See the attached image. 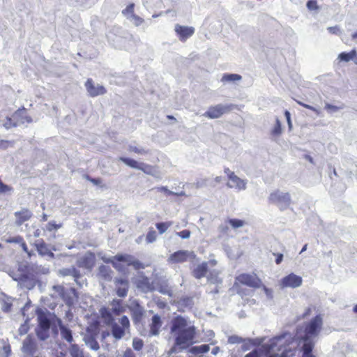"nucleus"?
Here are the masks:
<instances>
[{"label": "nucleus", "mask_w": 357, "mask_h": 357, "mask_svg": "<svg viewBox=\"0 0 357 357\" xmlns=\"http://www.w3.org/2000/svg\"><path fill=\"white\" fill-rule=\"evenodd\" d=\"M20 245L22 249L23 250V251L24 252H26L28 255L29 257H31V253L29 250L27 245H26V242L24 241V239L22 240V242L20 243Z\"/></svg>", "instance_id": "obj_51"}, {"label": "nucleus", "mask_w": 357, "mask_h": 357, "mask_svg": "<svg viewBox=\"0 0 357 357\" xmlns=\"http://www.w3.org/2000/svg\"><path fill=\"white\" fill-rule=\"evenodd\" d=\"M130 310L133 321L135 324L139 322L144 315L143 307L138 303H136L135 306L130 307Z\"/></svg>", "instance_id": "obj_23"}, {"label": "nucleus", "mask_w": 357, "mask_h": 357, "mask_svg": "<svg viewBox=\"0 0 357 357\" xmlns=\"http://www.w3.org/2000/svg\"><path fill=\"white\" fill-rule=\"evenodd\" d=\"M29 329V326L26 322L22 324L19 328V333L20 335H24L26 334Z\"/></svg>", "instance_id": "obj_46"}, {"label": "nucleus", "mask_w": 357, "mask_h": 357, "mask_svg": "<svg viewBox=\"0 0 357 357\" xmlns=\"http://www.w3.org/2000/svg\"><path fill=\"white\" fill-rule=\"evenodd\" d=\"M192 349L197 354H204L209 351V346L208 344H202L198 347H195Z\"/></svg>", "instance_id": "obj_38"}, {"label": "nucleus", "mask_w": 357, "mask_h": 357, "mask_svg": "<svg viewBox=\"0 0 357 357\" xmlns=\"http://www.w3.org/2000/svg\"><path fill=\"white\" fill-rule=\"evenodd\" d=\"M11 353L10 344L8 342L3 341V345L0 347V357H10Z\"/></svg>", "instance_id": "obj_31"}, {"label": "nucleus", "mask_w": 357, "mask_h": 357, "mask_svg": "<svg viewBox=\"0 0 357 357\" xmlns=\"http://www.w3.org/2000/svg\"><path fill=\"white\" fill-rule=\"evenodd\" d=\"M354 312L357 313V304L354 307Z\"/></svg>", "instance_id": "obj_64"}, {"label": "nucleus", "mask_w": 357, "mask_h": 357, "mask_svg": "<svg viewBox=\"0 0 357 357\" xmlns=\"http://www.w3.org/2000/svg\"><path fill=\"white\" fill-rule=\"evenodd\" d=\"M96 261V255L93 252L89 251L77 259V265L79 268L91 271L95 266Z\"/></svg>", "instance_id": "obj_13"}, {"label": "nucleus", "mask_w": 357, "mask_h": 357, "mask_svg": "<svg viewBox=\"0 0 357 357\" xmlns=\"http://www.w3.org/2000/svg\"><path fill=\"white\" fill-rule=\"evenodd\" d=\"M268 199L270 202L278 204L282 211L289 207L291 204L289 194L288 192H282L278 190L271 193Z\"/></svg>", "instance_id": "obj_7"}, {"label": "nucleus", "mask_w": 357, "mask_h": 357, "mask_svg": "<svg viewBox=\"0 0 357 357\" xmlns=\"http://www.w3.org/2000/svg\"><path fill=\"white\" fill-rule=\"evenodd\" d=\"M135 10V4L133 3H129L125 9L122 10V14L124 16H128L129 14L131 15V17L133 16V15H135L134 13Z\"/></svg>", "instance_id": "obj_36"}, {"label": "nucleus", "mask_w": 357, "mask_h": 357, "mask_svg": "<svg viewBox=\"0 0 357 357\" xmlns=\"http://www.w3.org/2000/svg\"><path fill=\"white\" fill-rule=\"evenodd\" d=\"M14 123V119L12 117H7V121L4 123V126L6 128V126H9L10 124Z\"/></svg>", "instance_id": "obj_56"}, {"label": "nucleus", "mask_w": 357, "mask_h": 357, "mask_svg": "<svg viewBox=\"0 0 357 357\" xmlns=\"http://www.w3.org/2000/svg\"><path fill=\"white\" fill-rule=\"evenodd\" d=\"M208 271V264L206 262H203L199 264L192 271L194 277L197 279H200L204 277Z\"/></svg>", "instance_id": "obj_25"}, {"label": "nucleus", "mask_w": 357, "mask_h": 357, "mask_svg": "<svg viewBox=\"0 0 357 357\" xmlns=\"http://www.w3.org/2000/svg\"><path fill=\"white\" fill-rule=\"evenodd\" d=\"M296 102L301 106H302V107H305L306 109H310L311 111H313V112H314L316 113H318V111L314 107H312L311 105H309L307 104H305V103H304L303 102H301V101H296Z\"/></svg>", "instance_id": "obj_50"}, {"label": "nucleus", "mask_w": 357, "mask_h": 357, "mask_svg": "<svg viewBox=\"0 0 357 357\" xmlns=\"http://www.w3.org/2000/svg\"><path fill=\"white\" fill-rule=\"evenodd\" d=\"M121 327L116 323L113 322L112 324V335L117 340L123 337L125 334V331L130 328V321L127 316H123L120 319Z\"/></svg>", "instance_id": "obj_12"}, {"label": "nucleus", "mask_w": 357, "mask_h": 357, "mask_svg": "<svg viewBox=\"0 0 357 357\" xmlns=\"http://www.w3.org/2000/svg\"><path fill=\"white\" fill-rule=\"evenodd\" d=\"M59 225H56L54 222H50L47 225V229L50 231H51L52 230H56V229H59Z\"/></svg>", "instance_id": "obj_49"}, {"label": "nucleus", "mask_w": 357, "mask_h": 357, "mask_svg": "<svg viewBox=\"0 0 357 357\" xmlns=\"http://www.w3.org/2000/svg\"><path fill=\"white\" fill-rule=\"evenodd\" d=\"M133 21H134V24L136 26H140L141 24H142L144 22V19L142 18L141 17L137 15H133V16L132 17Z\"/></svg>", "instance_id": "obj_45"}, {"label": "nucleus", "mask_w": 357, "mask_h": 357, "mask_svg": "<svg viewBox=\"0 0 357 357\" xmlns=\"http://www.w3.org/2000/svg\"><path fill=\"white\" fill-rule=\"evenodd\" d=\"M157 238V233L153 227L149 228L146 236V241L147 243H151L154 242Z\"/></svg>", "instance_id": "obj_33"}, {"label": "nucleus", "mask_w": 357, "mask_h": 357, "mask_svg": "<svg viewBox=\"0 0 357 357\" xmlns=\"http://www.w3.org/2000/svg\"><path fill=\"white\" fill-rule=\"evenodd\" d=\"M170 330L174 334L175 340L169 354L185 349L195 343L196 328L194 326H188L185 317L181 315L174 317L171 321Z\"/></svg>", "instance_id": "obj_1"}, {"label": "nucleus", "mask_w": 357, "mask_h": 357, "mask_svg": "<svg viewBox=\"0 0 357 357\" xmlns=\"http://www.w3.org/2000/svg\"><path fill=\"white\" fill-rule=\"evenodd\" d=\"M37 349L38 346L35 338L29 335L23 341L22 351L24 354L33 355Z\"/></svg>", "instance_id": "obj_17"}, {"label": "nucleus", "mask_w": 357, "mask_h": 357, "mask_svg": "<svg viewBox=\"0 0 357 357\" xmlns=\"http://www.w3.org/2000/svg\"><path fill=\"white\" fill-rule=\"evenodd\" d=\"M228 222L234 229L241 227L245 225V222L244 220L235 218L229 219Z\"/></svg>", "instance_id": "obj_34"}, {"label": "nucleus", "mask_w": 357, "mask_h": 357, "mask_svg": "<svg viewBox=\"0 0 357 357\" xmlns=\"http://www.w3.org/2000/svg\"><path fill=\"white\" fill-rule=\"evenodd\" d=\"M23 237L21 236H16L13 237H10L6 240V242L8 243H18L20 244V243L22 242Z\"/></svg>", "instance_id": "obj_40"}, {"label": "nucleus", "mask_w": 357, "mask_h": 357, "mask_svg": "<svg viewBox=\"0 0 357 357\" xmlns=\"http://www.w3.org/2000/svg\"><path fill=\"white\" fill-rule=\"evenodd\" d=\"M85 87L91 97H96L106 93V89L102 85L95 86L92 79L89 78L85 82Z\"/></svg>", "instance_id": "obj_16"}, {"label": "nucleus", "mask_w": 357, "mask_h": 357, "mask_svg": "<svg viewBox=\"0 0 357 357\" xmlns=\"http://www.w3.org/2000/svg\"><path fill=\"white\" fill-rule=\"evenodd\" d=\"M172 225V222L171 221L158 222L155 224V227L160 234L165 233Z\"/></svg>", "instance_id": "obj_32"}, {"label": "nucleus", "mask_w": 357, "mask_h": 357, "mask_svg": "<svg viewBox=\"0 0 357 357\" xmlns=\"http://www.w3.org/2000/svg\"><path fill=\"white\" fill-rule=\"evenodd\" d=\"M135 284L138 289L144 291H151L153 289L149 278L144 275L139 277L136 280Z\"/></svg>", "instance_id": "obj_22"}, {"label": "nucleus", "mask_w": 357, "mask_h": 357, "mask_svg": "<svg viewBox=\"0 0 357 357\" xmlns=\"http://www.w3.org/2000/svg\"><path fill=\"white\" fill-rule=\"evenodd\" d=\"M224 172L227 176L229 182L227 186L230 188H235L238 190H244L246 188V182L237 176L229 168L225 167Z\"/></svg>", "instance_id": "obj_11"}, {"label": "nucleus", "mask_w": 357, "mask_h": 357, "mask_svg": "<svg viewBox=\"0 0 357 357\" xmlns=\"http://www.w3.org/2000/svg\"><path fill=\"white\" fill-rule=\"evenodd\" d=\"M14 123L6 126V128L9 129L12 127H16L21 124L30 123L32 122L31 117L29 115L27 110L24 107L19 108L13 114Z\"/></svg>", "instance_id": "obj_10"}, {"label": "nucleus", "mask_w": 357, "mask_h": 357, "mask_svg": "<svg viewBox=\"0 0 357 357\" xmlns=\"http://www.w3.org/2000/svg\"><path fill=\"white\" fill-rule=\"evenodd\" d=\"M34 245L40 255L53 257V252L50 250L48 245L44 241L43 239L37 240L34 243Z\"/></svg>", "instance_id": "obj_21"}, {"label": "nucleus", "mask_w": 357, "mask_h": 357, "mask_svg": "<svg viewBox=\"0 0 357 357\" xmlns=\"http://www.w3.org/2000/svg\"><path fill=\"white\" fill-rule=\"evenodd\" d=\"M58 323L62 337L69 343H71L73 340L71 331L63 326L60 319H59Z\"/></svg>", "instance_id": "obj_27"}, {"label": "nucleus", "mask_w": 357, "mask_h": 357, "mask_svg": "<svg viewBox=\"0 0 357 357\" xmlns=\"http://www.w3.org/2000/svg\"><path fill=\"white\" fill-rule=\"evenodd\" d=\"M119 160L128 167L139 169L146 174L154 175L158 172L157 166H153L142 162L139 163L134 159L126 157H121Z\"/></svg>", "instance_id": "obj_6"}, {"label": "nucleus", "mask_w": 357, "mask_h": 357, "mask_svg": "<svg viewBox=\"0 0 357 357\" xmlns=\"http://www.w3.org/2000/svg\"><path fill=\"white\" fill-rule=\"evenodd\" d=\"M261 351L259 349H255L247 354L244 357H261Z\"/></svg>", "instance_id": "obj_42"}, {"label": "nucleus", "mask_w": 357, "mask_h": 357, "mask_svg": "<svg viewBox=\"0 0 357 357\" xmlns=\"http://www.w3.org/2000/svg\"><path fill=\"white\" fill-rule=\"evenodd\" d=\"M195 258L196 255L193 251L178 250L169 255L168 262L169 264H181L188 260H194Z\"/></svg>", "instance_id": "obj_8"}, {"label": "nucleus", "mask_w": 357, "mask_h": 357, "mask_svg": "<svg viewBox=\"0 0 357 357\" xmlns=\"http://www.w3.org/2000/svg\"><path fill=\"white\" fill-rule=\"evenodd\" d=\"M176 234L180 236L181 238H188L190 236L191 232L188 229H184L179 232H177Z\"/></svg>", "instance_id": "obj_43"}, {"label": "nucleus", "mask_w": 357, "mask_h": 357, "mask_svg": "<svg viewBox=\"0 0 357 357\" xmlns=\"http://www.w3.org/2000/svg\"><path fill=\"white\" fill-rule=\"evenodd\" d=\"M162 321L158 314L152 317L151 322L149 324V335H158L160 333Z\"/></svg>", "instance_id": "obj_20"}, {"label": "nucleus", "mask_w": 357, "mask_h": 357, "mask_svg": "<svg viewBox=\"0 0 357 357\" xmlns=\"http://www.w3.org/2000/svg\"><path fill=\"white\" fill-rule=\"evenodd\" d=\"M282 132L281 123L279 119L276 120L275 124L273 129L271 131V134L273 136H279Z\"/></svg>", "instance_id": "obj_37"}, {"label": "nucleus", "mask_w": 357, "mask_h": 357, "mask_svg": "<svg viewBox=\"0 0 357 357\" xmlns=\"http://www.w3.org/2000/svg\"><path fill=\"white\" fill-rule=\"evenodd\" d=\"M86 179L93 183L94 185H98L102 183V180L100 178H92L89 175L85 176Z\"/></svg>", "instance_id": "obj_47"}, {"label": "nucleus", "mask_w": 357, "mask_h": 357, "mask_svg": "<svg viewBox=\"0 0 357 357\" xmlns=\"http://www.w3.org/2000/svg\"><path fill=\"white\" fill-rule=\"evenodd\" d=\"M130 151L137 154H146L148 153V151H146L143 149H139L136 146H131L130 148Z\"/></svg>", "instance_id": "obj_48"}, {"label": "nucleus", "mask_w": 357, "mask_h": 357, "mask_svg": "<svg viewBox=\"0 0 357 357\" xmlns=\"http://www.w3.org/2000/svg\"><path fill=\"white\" fill-rule=\"evenodd\" d=\"M314 348V342H305L302 347L303 355L302 357H315L312 354V349Z\"/></svg>", "instance_id": "obj_29"}, {"label": "nucleus", "mask_w": 357, "mask_h": 357, "mask_svg": "<svg viewBox=\"0 0 357 357\" xmlns=\"http://www.w3.org/2000/svg\"><path fill=\"white\" fill-rule=\"evenodd\" d=\"M174 31L181 42H185L195 33V29L192 26H183L177 24L174 26Z\"/></svg>", "instance_id": "obj_14"}, {"label": "nucleus", "mask_w": 357, "mask_h": 357, "mask_svg": "<svg viewBox=\"0 0 357 357\" xmlns=\"http://www.w3.org/2000/svg\"><path fill=\"white\" fill-rule=\"evenodd\" d=\"M116 292L118 296L124 298L129 289V282L127 279L116 278L114 280Z\"/></svg>", "instance_id": "obj_18"}, {"label": "nucleus", "mask_w": 357, "mask_h": 357, "mask_svg": "<svg viewBox=\"0 0 357 357\" xmlns=\"http://www.w3.org/2000/svg\"><path fill=\"white\" fill-rule=\"evenodd\" d=\"M112 273L113 271L109 266L101 265L98 268V275L105 281H111Z\"/></svg>", "instance_id": "obj_24"}, {"label": "nucleus", "mask_w": 357, "mask_h": 357, "mask_svg": "<svg viewBox=\"0 0 357 357\" xmlns=\"http://www.w3.org/2000/svg\"><path fill=\"white\" fill-rule=\"evenodd\" d=\"M101 317L105 320L107 324H111L114 322V317L112 312L106 307H103L100 310Z\"/></svg>", "instance_id": "obj_30"}, {"label": "nucleus", "mask_w": 357, "mask_h": 357, "mask_svg": "<svg viewBox=\"0 0 357 357\" xmlns=\"http://www.w3.org/2000/svg\"><path fill=\"white\" fill-rule=\"evenodd\" d=\"M123 357H135V356L131 349H127L124 352Z\"/></svg>", "instance_id": "obj_54"}, {"label": "nucleus", "mask_w": 357, "mask_h": 357, "mask_svg": "<svg viewBox=\"0 0 357 357\" xmlns=\"http://www.w3.org/2000/svg\"><path fill=\"white\" fill-rule=\"evenodd\" d=\"M284 115L286 116V119L287 120V122L289 125V126H291V117H290V113L289 112H288L287 110L285 111L284 112Z\"/></svg>", "instance_id": "obj_57"}, {"label": "nucleus", "mask_w": 357, "mask_h": 357, "mask_svg": "<svg viewBox=\"0 0 357 357\" xmlns=\"http://www.w3.org/2000/svg\"><path fill=\"white\" fill-rule=\"evenodd\" d=\"M13 145V142H12V141L4 140V139L0 140V148H1V149H6L9 146H12Z\"/></svg>", "instance_id": "obj_44"}, {"label": "nucleus", "mask_w": 357, "mask_h": 357, "mask_svg": "<svg viewBox=\"0 0 357 357\" xmlns=\"http://www.w3.org/2000/svg\"><path fill=\"white\" fill-rule=\"evenodd\" d=\"M357 38V31L352 34V39L355 40Z\"/></svg>", "instance_id": "obj_61"}, {"label": "nucleus", "mask_w": 357, "mask_h": 357, "mask_svg": "<svg viewBox=\"0 0 357 357\" xmlns=\"http://www.w3.org/2000/svg\"><path fill=\"white\" fill-rule=\"evenodd\" d=\"M338 59L344 62H349L351 60L357 59V52L356 50H352L349 52H341L338 55Z\"/></svg>", "instance_id": "obj_28"}, {"label": "nucleus", "mask_w": 357, "mask_h": 357, "mask_svg": "<svg viewBox=\"0 0 357 357\" xmlns=\"http://www.w3.org/2000/svg\"><path fill=\"white\" fill-rule=\"evenodd\" d=\"M241 79V76L237 74H227L225 75L222 77L223 81L227 82H234V81H238Z\"/></svg>", "instance_id": "obj_35"}, {"label": "nucleus", "mask_w": 357, "mask_h": 357, "mask_svg": "<svg viewBox=\"0 0 357 357\" xmlns=\"http://www.w3.org/2000/svg\"><path fill=\"white\" fill-rule=\"evenodd\" d=\"M10 306H11L10 305H6V306L3 309V311H5V312H8V311H9V310H10Z\"/></svg>", "instance_id": "obj_60"}, {"label": "nucleus", "mask_w": 357, "mask_h": 357, "mask_svg": "<svg viewBox=\"0 0 357 357\" xmlns=\"http://www.w3.org/2000/svg\"><path fill=\"white\" fill-rule=\"evenodd\" d=\"M243 285L255 289L263 287L264 289H266V287L262 284L261 279L255 273H241L237 275L235 278L234 287L237 289L238 294H240L238 289Z\"/></svg>", "instance_id": "obj_3"}, {"label": "nucleus", "mask_w": 357, "mask_h": 357, "mask_svg": "<svg viewBox=\"0 0 357 357\" xmlns=\"http://www.w3.org/2000/svg\"><path fill=\"white\" fill-rule=\"evenodd\" d=\"M215 181L217 183H220L222 181V177L221 176H216L215 178Z\"/></svg>", "instance_id": "obj_59"}, {"label": "nucleus", "mask_w": 357, "mask_h": 357, "mask_svg": "<svg viewBox=\"0 0 357 357\" xmlns=\"http://www.w3.org/2000/svg\"><path fill=\"white\" fill-rule=\"evenodd\" d=\"M144 345L143 341L141 339L135 338L132 342V347L133 348L139 351L142 349Z\"/></svg>", "instance_id": "obj_39"}, {"label": "nucleus", "mask_w": 357, "mask_h": 357, "mask_svg": "<svg viewBox=\"0 0 357 357\" xmlns=\"http://www.w3.org/2000/svg\"><path fill=\"white\" fill-rule=\"evenodd\" d=\"M303 282L302 278L294 273H290L284 277L280 280V285L282 288L291 287L296 288L301 285Z\"/></svg>", "instance_id": "obj_15"}, {"label": "nucleus", "mask_w": 357, "mask_h": 357, "mask_svg": "<svg viewBox=\"0 0 357 357\" xmlns=\"http://www.w3.org/2000/svg\"><path fill=\"white\" fill-rule=\"evenodd\" d=\"M233 107L234 106L232 105H224L222 104L211 106L204 114V116L208 119H218L221 117L223 114L230 112Z\"/></svg>", "instance_id": "obj_9"}, {"label": "nucleus", "mask_w": 357, "mask_h": 357, "mask_svg": "<svg viewBox=\"0 0 357 357\" xmlns=\"http://www.w3.org/2000/svg\"><path fill=\"white\" fill-rule=\"evenodd\" d=\"M112 312L115 315H119L126 312V306L123 305L122 301L114 299L112 301Z\"/></svg>", "instance_id": "obj_26"}, {"label": "nucleus", "mask_w": 357, "mask_h": 357, "mask_svg": "<svg viewBox=\"0 0 357 357\" xmlns=\"http://www.w3.org/2000/svg\"><path fill=\"white\" fill-rule=\"evenodd\" d=\"M307 8L310 10H318L319 6L317 5V2L316 0H309L307 2Z\"/></svg>", "instance_id": "obj_41"}, {"label": "nucleus", "mask_w": 357, "mask_h": 357, "mask_svg": "<svg viewBox=\"0 0 357 357\" xmlns=\"http://www.w3.org/2000/svg\"><path fill=\"white\" fill-rule=\"evenodd\" d=\"M229 230V227L225 225H221L219 227V231L222 234H226Z\"/></svg>", "instance_id": "obj_53"}, {"label": "nucleus", "mask_w": 357, "mask_h": 357, "mask_svg": "<svg viewBox=\"0 0 357 357\" xmlns=\"http://www.w3.org/2000/svg\"><path fill=\"white\" fill-rule=\"evenodd\" d=\"M273 255L275 256V263L280 264L283 260V255L281 253H273Z\"/></svg>", "instance_id": "obj_52"}, {"label": "nucleus", "mask_w": 357, "mask_h": 357, "mask_svg": "<svg viewBox=\"0 0 357 357\" xmlns=\"http://www.w3.org/2000/svg\"><path fill=\"white\" fill-rule=\"evenodd\" d=\"M307 244H305V245L303 247V248H302V250H301V252H303L305 251V250H306V249H307Z\"/></svg>", "instance_id": "obj_62"}, {"label": "nucleus", "mask_w": 357, "mask_h": 357, "mask_svg": "<svg viewBox=\"0 0 357 357\" xmlns=\"http://www.w3.org/2000/svg\"><path fill=\"white\" fill-rule=\"evenodd\" d=\"M323 325V320L321 315H317L312 318L305 326V335L301 337V340L307 342H312L310 337L317 336L320 332Z\"/></svg>", "instance_id": "obj_4"}, {"label": "nucleus", "mask_w": 357, "mask_h": 357, "mask_svg": "<svg viewBox=\"0 0 357 357\" xmlns=\"http://www.w3.org/2000/svg\"><path fill=\"white\" fill-rule=\"evenodd\" d=\"M38 315V328L36 333L41 340H45L48 336V332L50 328L51 322L47 314L41 309L36 311Z\"/></svg>", "instance_id": "obj_5"}, {"label": "nucleus", "mask_w": 357, "mask_h": 357, "mask_svg": "<svg viewBox=\"0 0 357 357\" xmlns=\"http://www.w3.org/2000/svg\"><path fill=\"white\" fill-rule=\"evenodd\" d=\"M326 108L327 109H333V110H335L337 109V107L335 106H333L331 105H329V104H326Z\"/></svg>", "instance_id": "obj_58"}, {"label": "nucleus", "mask_w": 357, "mask_h": 357, "mask_svg": "<svg viewBox=\"0 0 357 357\" xmlns=\"http://www.w3.org/2000/svg\"><path fill=\"white\" fill-rule=\"evenodd\" d=\"M14 215L15 217V224L20 226L24 222L29 220L33 216V213L28 208H22L20 211L15 212Z\"/></svg>", "instance_id": "obj_19"}, {"label": "nucleus", "mask_w": 357, "mask_h": 357, "mask_svg": "<svg viewBox=\"0 0 357 357\" xmlns=\"http://www.w3.org/2000/svg\"><path fill=\"white\" fill-rule=\"evenodd\" d=\"M167 117L168 119L175 120V118L172 115H168Z\"/></svg>", "instance_id": "obj_63"}, {"label": "nucleus", "mask_w": 357, "mask_h": 357, "mask_svg": "<svg viewBox=\"0 0 357 357\" xmlns=\"http://www.w3.org/2000/svg\"><path fill=\"white\" fill-rule=\"evenodd\" d=\"M105 263H109L119 272L123 271L124 267L120 262H124L128 266H132L135 270H140L145 268L146 266L135 259L132 255L128 254H118L110 259H105Z\"/></svg>", "instance_id": "obj_2"}, {"label": "nucleus", "mask_w": 357, "mask_h": 357, "mask_svg": "<svg viewBox=\"0 0 357 357\" xmlns=\"http://www.w3.org/2000/svg\"><path fill=\"white\" fill-rule=\"evenodd\" d=\"M328 31L330 33H333V34H337L338 32H339V28L337 26H331V27H328Z\"/></svg>", "instance_id": "obj_55"}]
</instances>
